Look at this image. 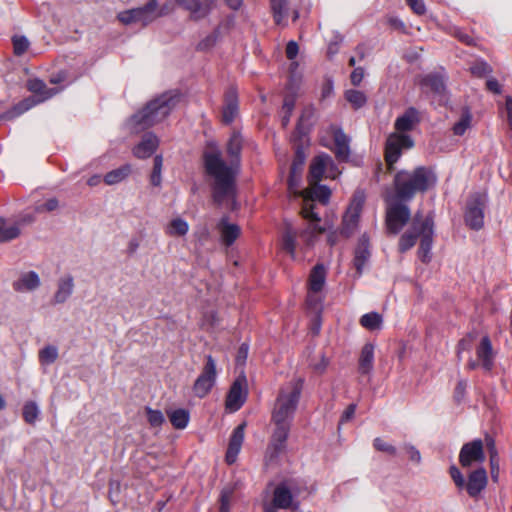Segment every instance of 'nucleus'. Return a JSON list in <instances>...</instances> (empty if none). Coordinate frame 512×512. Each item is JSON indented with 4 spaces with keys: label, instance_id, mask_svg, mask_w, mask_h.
Here are the masks:
<instances>
[{
    "label": "nucleus",
    "instance_id": "obj_1",
    "mask_svg": "<svg viewBox=\"0 0 512 512\" xmlns=\"http://www.w3.org/2000/svg\"><path fill=\"white\" fill-rule=\"evenodd\" d=\"M242 143L241 134L233 132L226 149L230 157L228 164L217 148L206 151L203 155L205 170L214 178L213 198L219 204L235 195V177L239 169Z\"/></svg>",
    "mask_w": 512,
    "mask_h": 512
},
{
    "label": "nucleus",
    "instance_id": "obj_2",
    "mask_svg": "<svg viewBox=\"0 0 512 512\" xmlns=\"http://www.w3.org/2000/svg\"><path fill=\"white\" fill-rule=\"evenodd\" d=\"M303 387L304 379L295 377L279 389L271 412V422L275 426L268 446L271 458H277L286 448Z\"/></svg>",
    "mask_w": 512,
    "mask_h": 512
},
{
    "label": "nucleus",
    "instance_id": "obj_3",
    "mask_svg": "<svg viewBox=\"0 0 512 512\" xmlns=\"http://www.w3.org/2000/svg\"><path fill=\"white\" fill-rule=\"evenodd\" d=\"M303 198V206L301 209L302 217L308 220V226L299 234L301 241L307 248L313 247L319 236L323 234L327 228L321 226L320 217L314 211V201H319L322 204H327L331 195L330 189L325 185L318 183H310V187L304 189L299 193ZM298 233L291 226H288L284 232L282 247L294 259L296 256V239Z\"/></svg>",
    "mask_w": 512,
    "mask_h": 512
},
{
    "label": "nucleus",
    "instance_id": "obj_4",
    "mask_svg": "<svg viewBox=\"0 0 512 512\" xmlns=\"http://www.w3.org/2000/svg\"><path fill=\"white\" fill-rule=\"evenodd\" d=\"M437 175L431 167L418 166L413 170H400L394 175L393 200L411 201L417 193H425L435 187Z\"/></svg>",
    "mask_w": 512,
    "mask_h": 512
},
{
    "label": "nucleus",
    "instance_id": "obj_5",
    "mask_svg": "<svg viewBox=\"0 0 512 512\" xmlns=\"http://www.w3.org/2000/svg\"><path fill=\"white\" fill-rule=\"evenodd\" d=\"M178 101L177 93L165 92L161 94L131 117V125L136 131H140L162 122L175 108Z\"/></svg>",
    "mask_w": 512,
    "mask_h": 512
},
{
    "label": "nucleus",
    "instance_id": "obj_6",
    "mask_svg": "<svg viewBox=\"0 0 512 512\" xmlns=\"http://www.w3.org/2000/svg\"><path fill=\"white\" fill-rule=\"evenodd\" d=\"M27 88L30 92L38 95L39 99L37 101L34 98H27L23 100L14 106L11 111L6 112L3 115L4 118L12 119L17 117L32 108L36 103L50 99L61 90L57 88H47L46 83L38 78L29 79L27 82Z\"/></svg>",
    "mask_w": 512,
    "mask_h": 512
},
{
    "label": "nucleus",
    "instance_id": "obj_7",
    "mask_svg": "<svg viewBox=\"0 0 512 512\" xmlns=\"http://www.w3.org/2000/svg\"><path fill=\"white\" fill-rule=\"evenodd\" d=\"M386 201L389 203L386 209V229L390 234H398L411 218V212L407 202L393 200L388 196Z\"/></svg>",
    "mask_w": 512,
    "mask_h": 512
},
{
    "label": "nucleus",
    "instance_id": "obj_8",
    "mask_svg": "<svg viewBox=\"0 0 512 512\" xmlns=\"http://www.w3.org/2000/svg\"><path fill=\"white\" fill-rule=\"evenodd\" d=\"M414 141L407 134L393 132L388 135L385 142L384 156L389 171L394 169L395 163L400 159L403 150L411 149Z\"/></svg>",
    "mask_w": 512,
    "mask_h": 512
},
{
    "label": "nucleus",
    "instance_id": "obj_9",
    "mask_svg": "<svg viewBox=\"0 0 512 512\" xmlns=\"http://www.w3.org/2000/svg\"><path fill=\"white\" fill-rule=\"evenodd\" d=\"M157 1L150 0L143 7L123 11L118 14V19L125 25L140 24L146 26L161 14L157 11Z\"/></svg>",
    "mask_w": 512,
    "mask_h": 512
},
{
    "label": "nucleus",
    "instance_id": "obj_10",
    "mask_svg": "<svg viewBox=\"0 0 512 512\" xmlns=\"http://www.w3.org/2000/svg\"><path fill=\"white\" fill-rule=\"evenodd\" d=\"M487 203V195L474 193L470 196L464 215L465 223L473 230H479L484 224V208Z\"/></svg>",
    "mask_w": 512,
    "mask_h": 512
},
{
    "label": "nucleus",
    "instance_id": "obj_11",
    "mask_svg": "<svg viewBox=\"0 0 512 512\" xmlns=\"http://www.w3.org/2000/svg\"><path fill=\"white\" fill-rule=\"evenodd\" d=\"M365 203L364 191L358 190L354 193L353 198L343 216L341 234L349 237L358 227L360 214Z\"/></svg>",
    "mask_w": 512,
    "mask_h": 512
},
{
    "label": "nucleus",
    "instance_id": "obj_12",
    "mask_svg": "<svg viewBox=\"0 0 512 512\" xmlns=\"http://www.w3.org/2000/svg\"><path fill=\"white\" fill-rule=\"evenodd\" d=\"M216 362L211 355L206 356V363L193 384V392L199 398L205 397L216 382Z\"/></svg>",
    "mask_w": 512,
    "mask_h": 512
},
{
    "label": "nucleus",
    "instance_id": "obj_13",
    "mask_svg": "<svg viewBox=\"0 0 512 512\" xmlns=\"http://www.w3.org/2000/svg\"><path fill=\"white\" fill-rule=\"evenodd\" d=\"M485 458L484 445L481 439L465 443L459 453V463L463 468L482 465Z\"/></svg>",
    "mask_w": 512,
    "mask_h": 512
},
{
    "label": "nucleus",
    "instance_id": "obj_14",
    "mask_svg": "<svg viewBox=\"0 0 512 512\" xmlns=\"http://www.w3.org/2000/svg\"><path fill=\"white\" fill-rule=\"evenodd\" d=\"M326 281V269L323 264H317L311 270L309 276V292L307 295V304L318 309L321 306V299L317 296L322 291Z\"/></svg>",
    "mask_w": 512,
    "mask_h": 512
},
{
    "label": "nucleus",
    "instance_id": "obj_15",
    "mask_svg": "<svg viewBox=\"0 0 512 512\" xmlns=\"http://www.w3.org/2000/svg\"><path fill=\"white\" fill-rule=\"evenodd\" d=\"M426 222V217L421 212H417L411 222L410 228L405 231L398 243V249L401 253H405L410 250L415 244L418 238L422 237V227Z\"/></svg>",
    "mask_w": 512,
    "mask_h": 512
},
{
    "label": "nucleus",
    "instance_id": "obj_16",
    "mask_svg": "<svg viewBox=\"0 0 512 512\" xmlns=\"http://www.w3.org/2000/svg\"><path fill=\"white\" fill-rule=\"evenodd\" d=\"M293 505L292 491L286 482H282L275 487L272 502L264 505V511L274 512L277 509H289Z\"/></svg>",
    "mask_w": 512,
    "mask_h": 512
},
{
    "label": "nucleus",
    "instance_id": "obj_17",
    "mask_svg": "<svg viewBox=\"0 0 512 512\" xmlns=\"http://www.w3.org/2000/svg\"><path fill=\"white\" fill-rule=\"evenodd\" d=\"M247 398L246 379L245 377L237 378L231 385L226 397L225 406L230 412L238 411Z\"/></svg>",
    "mask_w": 512,
    "mask_h": 512
},
{
    "label": "nucleus",
    "instance_id": "obj_18",
    "mask_svg": "<svg viewBox=\"0 0 512 512\" xmlns=\"http://www.w3.org/2000/svg\"><path fill=\"white\" fill-rule=\"evenodd\" d=\"M422 237L418 249V257L423 263H429L432 258L431 249L434 237V220L431 215L426 216V222L422 224Z\"/></svg>",
    "mask_w": 512,
    "mask_h": 512
},
{
    "label": "nucleus",
    "instance_id": "obj_19",
    "mask_svg": "<svg viewBox=\"0 0 512 512\" xmlns=\"http://www.w3.org/2000/svg\"><path fill=\"white\" fill-rule=\"evenodd\" d=\"M179 6L189 12V18L199 21L206 18L211 10L213 0H175Z\"/></svg>",
    "mask_w": 512,
    "mask_h": 512
},
{
    "label": "nucleus",
    "instance_id": "obj_20",
    "mask_svg": "<svg viewBox=\"0 0 512 512\" xmlns=\"http://www.w3.org/2000/svg\"><path fill=\"white\" fill-rule=\"evenodd\" d=\"M488 482L487 472L483 467L475 469L468 475V481L464 488L470 497H477L486 487Z\"/></svg>",
    "mask_w": 512,
    "mask_h": 512
},
{
    "label": "nucleus",
    "instance_id": "obj_21",
    "mask_svg": "<svg viewBox=\"0 0 512 512\" xmlns=\"http://www.w3.org/2000/svg\"><path fill=\"white\" fill-rule=\"evenodd\" d=\"M476 355L481 367L485 371L490 372L494 367L495 354L489 336L482 337L476 348Z\"/></svg>",
    "mask_w": 512,
    "mask_h": 512
},
{
    "label": "nucleus",
    "instance_id": "obj_22",
    "mask_svg": "<svg viewBox=\"0 0 512 512\" xmlns=\"http://www.w3.org/2000/svg\"><path fill=\"white\" fill-rule=\"evenodd\" d=\"M238 111L239 102L237 90L233 87H230L225 93L224 106L222 110V121L225 124L232 123L237 117Z\"/></svg>",
    "mask_w": 512,
    "mask_h": 512
},
{
    "label": "nucleus",
    "instance_id": "obj_23",
    "mask_svg": "<svg viewBox=\"0 0 512 512\" xmlns=\"http://www.w3.org/2000/svg\"><path fill=\"white\" fill-rule=\"evenodd\" d=\"M333 160L328 154H320L313 158L309 169V183H318L328 166H333Z\"/></svg>",
    "mask_w": 512,
    "mask_h": 512
},
{
    "label": "nucleus",
    "instance_id": "obj_24",
    "mask_svg": "<svg viewBox=\"0 0 512 512\" xmlns=\"http://www.w3.org/2000/svg\"><path fill=\"white\" fill-rule=\"evenodd\" d=\"M245 423L238 425L232 432L228 449L226 452V461L228 464H233L240 452L244 441Z\"/></svg>",
    "mask_w": 512,
    "mask_h": 512
},
{
    "label": "nucleus",
    "instance_id": "obj_25",
    "mask_svg": "<svg viewBox=\"0 0 512 512\" xmlns=\"http://www.w3.org/2000/svg\"><path fill=\"white\" fill-rule=\"evenodd\" d=\"M74 278L72 275L67 274L57 281V289L53 295V304L65 303L73 294L74 291Z\"/></svg>",
    "mask_w": 512,
    "mask_h": 512
},
{
    "label": "nucleus",
    "instance_id": "obj_26",
    "mask_svg": "<svg viewBox=\"0 0 512 512\" xmlns=\"http://www.w3.org/2000/svg\"><path fill=\"white\" fill-rule=\"evenodd\" d=\"M419 122L420 118L417 109L410 107L395 120L394 128L397 133L404 134V132L413 130Z\"/></svg>",
    "mask_w": 512,
    "mask_h": 512
},
{
    "label": "nucleus",
    "instance_id": "obj_27",
    "mask_svg": "<svg viewBox=\"0 0 512 512\" xmlns=\"http://www.w3.org/2000/svg\"><path fill=\"white\" fill-rule=\"evenodd\" d=\"M159 139L153 133H147L141 142L133 149V154L139 159H146L150 157L158 148Z\"/></svg>",
    "mask_w": 512,
    "mask_h": 512
},
{
    "label": "nucleus",
    "instance_id": "obj_28",
    "mask_svg": "<svg viewBox=\"0 0 512 512\" xmlns=\"http://www.w3.org/2000/svg\"><path fill=\"white\" fill-rule=\"evenodd\" d=\"M221 240L226 246H231L240 235V227L237 224L228 222L226 217L217 224Z\"/></svg>",
    "mask_w": 512,
    "mask_h": 512
},
{
    "label": "nucleus",
    "instance_id": "obj_29",
    "mask_svg": "<svg viewBox=\"0 0 512 512\" xmlns=\"http://www.w3.org/2000/svg\"><path fill=\"white\" fill-rule=\"evenodd\" d=\"M375 346L372 343H366L360 352L358 360V371L362 375H369L374 368Z\"/></svg>",
    "mask_w": 512,
    "mask_h": 512
},
{
    "label": "nucleus",
    "instance_id": "obj_30",
    "mask_svg": "<svg viewBox=\"0 0 512 512\" xmlns=\"http://www.w3.org/2000/svg\"><path fill=\"white\" fill-rule=\"evenodd\" d=\"M40 286V278L34 271H29L20 275L18 280L14 281L13 288L17 292H30Z\"/></svg>",
    "mask_w": 512,
    "mask_h": 512
},
{
    "label": "nucleus",
    "instance_id": "obj_31",
    "mask_svg": "<svg viewBox=\"0 0 512 512\" xmlns=\"http://www.w3.org/2000/svg\"><path fill=\"white\" fill-rule=\"evenodd\" d=\"M370 258L369 240L363 235L359 239L358 246L355 250L354 265L359 274L362 273L363 268Z\"/></svg>",
    "mask_w": 512,
    "mask_h": 512
},
{
    "label": "nucleus",
    "instance_id": "obj_32",
    "mask_svg": "<svg viewBox=\"0 0 512 512\" xmlns=\"http://www.w3.org/2000/svg\"><path fill=\"white\" fill-rule=\"evenodd\" d=\"M274 21L277 25L287 26L285 20L293 0H270Z\"/></svg>",
    "mask_w": 512,
    "mask_h": 512
},
{
    "label": "nucleus",
    "instance_id": "obj_33",
    "mask_svg": "<svg viewBox=\"0 0 512 512\" xmlns=\"http://www.w3.org/2000/svg\"><path fill=\"white\" fill-rule=\"evenodd\" d=\"M333 137L336 157L340 160H348L350 155L349 137L341 129H335Z\"/></svg>",
    "mask_w": 512,
    "mask_h": 512
},
{
    "label": "nucleus",
    "instance_id": "obj_34",
    "mask_svg": "<svg viewBox=\"0 0 512 512\" xmlns=\"http://www.w3.org/2000/svg\"><path fill=\"white\" fill-rule=\"evenodd\" d=\"M473 115L469 108H463L460 118L452 126L455 136H463L472 126Z\"/></svg>",
    "mask_w": 512,
    "mask_h": 512
},
{
    "label": "nucleus",
    "instance_id": "obj_35",
    "mask_svg": "<svg viewBox=\"0 0 512 512\" xmlns=\"http://www.w3.org/2000/svg\"><path fill=\"white\" fill-rule=\"evenodd\" d=\"M132 172V167L130 164H124L119 168H116L105 174L103 177V181L107 185H115L122 181H124Z\"/></svg>",
    "mask_w": 512,
    "mask_h": 512
},
{
    "label": "nucleus",
    "instance_id": "obj_36",
    "mask_svg": "<svg viewBox=\"0 0 512 512\" xmlns=\"http://www.w3.org/2000/svg\"><path fill=\"white\" fill-rule=\"evenodd\" d=\"M20 235V227L18 224L9 223L6 219L0 217V242H9Z\"/></svg>",
    "mask_w": 512,
    "mask_h": 512
},
{
    "label": "nucleus",
    "instance_id": "obj_37",
    "mask_svg": "<svg viewBox=\"0 0 512 512\" xmlns=\"http://www.w3.org/2000/svg\"><path fill=\"white\" fill-rule=\"evenodd\" d=\"M167 415L171 424L176 429L186 428L190 419L189 412L182 408L167 411Z\"/></svg>",
    "mask_w": 512,
    "mask_h": 512
},
{
    "label": "nucleus",
    "instance_id": "obj_38",
    "mask_svg": "<svg viewBox=\"0 0 512 512\" xmlns=\"http://www.w3.org/2000/svg\"><path fill=\"white\" fill-rule=\"evenodd\" d=\"M360 324L370 331L380 330L382 328L383 318L377 312L366 313L360 318Z\"/></svg>",
    "mask_w": 512,
    "mask_h": 512
},
{
    "label": "nucleus",
    "instance_id": "obj_39",
    "mask_svg": "<svg viewBox=\"0 0 512 512\" xmlns=\"http://www.w3.org/2000/svg\"><path fill=\"white\" fill-rule=\"evenodd\" d=\"M189 230V225L188 223L182 219V218H175L173 219L167 229H166V234H168L169 236H184L187 234Z\"/></svg>",
    "mask_w": 512,
    "mask_h": 512
},
{
    "label": "nucleus",
    "instance_id": "obj_40",
    "mask_svg": "<svg viewBox=\"0 0 512 512\" xmlns=\"http://www.w3.org/2000/svg\"><path fill=\"white\" fill-rule=\"evenodd\" d=\"M345 99L353 106L355 109H359L363 107L367 102V97L364 92L350 89L345 92Z\"/></svg>",
    "mask_w": 512,
    "mask_h": 512
},
{
    "label": "nucleus",
    "instance_id": "obj_41",
    "mask_svg": "<svg viewBox=\"0 0 512 512\" xmlns=\"http://www.w3.org/2000/svg\"><path fill=\"white\" fill-rule=\"evenodd\" d=\"M22 414L25 422L32 425L37 421L40 410L36 402L27 401L23 406Z\"/></svg>",
    "mask_w": 512,
    "mask_h": 512
},
{
    "label": "nucleus",
    "instance_id": "obj_42",
    "mask_svg": "<svg viewBox=\"0 0 512 512\" xmlns=\"http://www.w3.org/2000/svg\"><path fill=\"white\" fill-rule=\"evenodd\" d=\"M423 84L430 87L435 93H442L445 89L444 78L439 74H429L423 79Z\"/></svg>",
    "mask_w": 512,
    "mask_h": 512
},
{
    "label": "nucleus",
    "instance_id": "obj_43",
    "mask_svg": "<svg viewBox=\"0 0 512 512\" xmlns=\"http://www.w3.org/2000/svg\"><path fill=\"white\" fill-rule=\"evenodd\" d=\"M162 166H163V158L161 155H156L153 160V170L150 176V182L153 186H160L162 177Z\"/></svg>",
    "mask_w": 512,
    "mask_h": 512
},
{
    "label": "nucleus",
    "instance_id": "obj_44",
    "mask_svg": "<svg viewBox=\"0 0 512 512\" xmlns=\"http://www.w3.org/2000/svg\"><path fill=\"white\" fill-rule=\"evenodd\" d=\"M58 357V349L55 346L47 345L39 352V359L42 364H52Z\"/></svg>",
    "mask_w": 512,
    "mask_h": 512
},
{
    "label": "nucleus",
    "instance_id": "obj_45",
    "mask_svg": "<svg viewBox=\"0 0 512 512\" xmlns=\"http://www.w3.org/2000/svg\"><path fill=\"white\" fill-rule=\"evenodd\" d=\"M219 35H220V32L218 29H216L212 33L208 34L197 44V50L208 51L211 48H213L219 39Z\"/></svg>",
    "mask_w": 512,
    "mask_h": 512
},
{
    "label": "nucleus",
    "instance_id": "obj_46",
    "mask_svg": "<svg viewBox=\"0 0 512 512\" xmlns=\"http://www.w3.org/2000/svg\"><path fill=\"white\" fill-rule=\"evenodd\" d=\"M145 410L147 414V420L151 426L159 427L164 423L165 418L160 410H154L150 407H146Z\"/></svg>",
    "mask_w": 512,
    "mask_h": 512
},
{
    "label": "nucleus",
    "instance_id": "obj_47",
    "mask_svg": "<svg viewBox=\"0 0 512 512\" xmlns=\"http://www.w3.org/2000/svg\"><path fill=\"white\" fill-rule=\"evenodd\" d=\"M14 54L23 55L29 48V41L25 36H14L12 39Z\"/></svg>",
    "mask_w": 512,
    "mask_h": 512
},
{
    "label": "nucleus",
    "instance_id": "obj_48",
    "mask_svg": "<svg viewBox=\"0 0 512 512\" xmlns=\"http://www.w3.org/2000/svg\"><path fill=\"white\" fill-rule=\"evenodd\" d=\"M306 155L302 147H297L295 151V157L291 165L292 174H296L297 171L302 173V168L305 164Z\"/></svg>",
    "mask_w": 512,
    "mask_h": 512
},
{
    "label": "nucleus",
    "instance_id": "obj_49",
    "mask_svg": "<svg viewBox=\"0 0 512 512\" xmlns=\"http://www.w3.org/2000/svg\"><path fill=\"white\" fill-rule=\"evenodd\" d=\"M488 446L491 450L490 453V464H491V475L494 481L498 478V458H497V452L494 450V441L492 439L489 440Z\"/></svg>",
    "mask_w": 512,
    "mask_h": 512
},
{
    "label": "nucleus",
    "instance_id": "obj_50",
    "mask_svg": "<svg viewBox=\"0 0 512 512\" xmlns=\"http://www.w3.org/2000/svg\"><path fill=\"white\" fill-rule=\"evenodd\" d=\"M373 446L376 450L388 453L390 455H396L397 452L396 448L393 445L385 442L383 439L379 437L374 439Z\"/></svg>",
    "mask_w": 512,
    "mask_h": 512
},
{
    "label": "nucleus",
    "instance_id": "obj_51",
    "mask_svg": "<svg viewBox=\"0 0 512 512\" xmlns=\"http://www.w3.org/2000/svg\"><path fill=\"white\" fill-rule=\"evenodd\" d=\"M59 207V201L57 198H50L46 200L44 203L38 205L36 207V212L43 213V212H52L56 210Z\"/></svg>",
    "mask_w": 512,
    "mask_h": 512
},
{
    "label": "nucleus",
    "instance_id": "obj_52",
    "mask_svg": "<svg viewBox=\"0 0 512 512\" xmlns=\"http://www.w3.org/2000/svg\"><path fill=\"white\" fill-rule=\"evenodd\" d=\"M470 70L472 74L479 77L491 72V68L486 62H476L470 67Z\"/></svg>",
    "mask_w": 512,
    "mask_h": 512
},
{
    "label": "nucleus",
    "instance_id": "obj_53",
    "mask_svg": "<svg viewBox=\"0 0 512 512\" xmlns=\"http://www.w3.org/2000/svg\"><path fill=\"white\" fill-rule=\"evenodd\" d=\"M449 472H450V476L453 479L455 485L459 489H463L465 486V479H464L462 473L460 472V470L455 465H452L449 469Z\"/></svg>",
    "mask_w": 512,
    "mask_h": 512
},
{
    "label": "nucleus",
    "instance_id": "obj_54",
    "mask_svg": "<svg viewBox=\"0 0 512 512\" xmlns=\"http://www.w3.org/2000/svg\"><path fill=\"white\" fill-rule=\"evenodd\" d=\"M300 180H301V173L299 171H297L296 174H292V169H290L288 188L291 193L298 194L297 188L299 186Z\"/></svg>",
    "mask_w": 512,
    "mask_h": 512
},
{
    "label": "nucleus",
    "instance_id": "obj_55",
    "mask_svg": "<svg viewBox=\"0 0 512 512\" xmlns=\"http://www.w3.org/2000/svg\"><path fill=\"white\" fill-rule=\"evenodd\" d=\"M406 2L416 14L423 15L426 12L423 0H406Z\"/></svg>",
    "mask_w": 512,
    "mask_h": 512
},
{
    "label": "nucleus",
    "instance_id": "obj_56",
    "mask_svg": "<svg viewBox=\"0 0 512 512\" xmlns=\"http://www.w3.org/2000/svg\"><path fill=\"white\" fill-rule=\"evenodd\" d=\"M471 341H472V338L469 336V337L461 339L458 342L457 348H456V354H457L458 360H461V353L463 351L470 350V348H471Z\"/></svg>",
    "mask_w": 512,
    "mask_h": 512
},
{
    "label": "nucleus",
    "instance_id": "obj_57",
    "mask_svg": "<svg viewBox=\"0 0 512 512\" xmlns=\"http://www.w3.org/2000/svg\"><path fill=\"white\" fill-rule=\"evenodd\" d=\"M405 450L409 456V459L415 463H420L421 462V454L419 452V450L414 447L413 445H405Z\"/></svg>",
    "mask_w": 512,
    "mask_h": 512
},
{
    "label": "nucleus",
    "instance_id": "obj_58",
    "mask_svg": "<svg viewBox=\"0 0 512 512\" xmlns=\"http://www.w3.org/2000/svg\"><path fill=\"white\" fill-rule=\"evenodd\" d=\"M231 492L223 491L220 498V512H230Z\"/></svg>",
    "mask_w": 512,
    "mask_h": 512
},
{
    "label": "nucleus",
    "instance_id": "obj_59",
    "mask_svg": "<svg viewBox=\"0 0 512 512\" xmlns=\"http://www.w3.org/2000/svg\"><path fill=\"white\" fill-rule=\"evenodd\" d=\"M363 78H364V69L362 67L355 68L350 75L351 83L354 86L360 85Z\"/></svg>",
    "mask_w": 512,
    "mask_h": 512
},
{
    "label": "nucleus",
    "instance_id": "obj_60",
    "mask_svg": "<svg viewBox=\"0 0 512 512\" xmlns=\"http://www.w3.org/2000/svg\"><path fill=\"white\" fill-rule=\"evenodd\" d=\"M299 52V46L297 42L291 40L287 43L286 46V56L289 60H293L296 58L297 54Z\"/></svg>",
    "mask_w": 512,
    "mask_h": 512
},
{
    "label": "nucleus",
    "instance_id": "obj_61",
    "mask_svg": "<svg viewBox=\"0 0 512 512\" xmlns=\"http://www.w3.org/2000/svg\"><path fill=\"white\" fill-rule=\"evenodd\" d=\"M466 387H467L466 381L460 380L457 383V385L455 387L454 397L458 402L464 397Z\"/></svg>",
    "mask_w": 512,
    "mask_h": 512
},
{
    "label": "nucleus",
    "instance_id": "obj_62",
    "mask_svg": "<svg viewBox=\"0 0 512 512\" xmlns=\"http://www.w3.org/2000/svg\"><path fill=\"white\" fill-rule=\"evenodd\" d=\"M295 107V98L293 96H287L284 99L282 112L287 114H292V111Z\"/></svg>",
    "mask_w": 512,
    "mask_h": 512
},
{
    "label": "nucleus",
    "instance_id": "obj_63",
    "mask_svg": "<svg viewBox=\"0 0 512 512\" xmlns=\"http://www.w3.org/2000/svg\"><path fill=\"white\" fill-rule=\"evenodd\" d=\"M355 411H356V404L348 405V407L345 409V411L343 412V414L341 416V422H347V421L351 420L355 415Z\"/></svg>",
    "mask_w": 512,
    "mask_h": 512
},
{
    "label": "nucleus",
    "instance_id": "obj_64",
    "mask_svg": "<svg viewBox=\"0 0 512 512\" xmlns=\"http://www.w3.org/2000/svg\"><path fill=\"white\" fill-rule=\"evenodd\" d=\"M505 110H506V113H507L508 124H509L510 128L512 129V95L511 96H506V99H505Z\"/></svg>",
    "mask_w": 512,
    "mask_h": 512
}]
</instances>
